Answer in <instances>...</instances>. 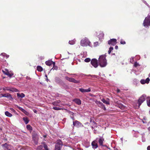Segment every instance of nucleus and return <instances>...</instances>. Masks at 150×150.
<instances>
[{
    "mask_svg": "<svg viewBox=\"0 0 150 150\" xmlns=\"http://www.w3.org/2000/svg\"><path fill=\"white\" fill-rule=\"evenodd\" d=\"M45 77H46L47 78V75H45Z\"/></svg>",
    "mask_w": 150,
    "mask_h": 150,
    "instance_id": "6e6d98bb",
    "label": "nucleus"
},
{
    "mask_svg": "<svg viewBox=\"0 0 150 150\" xmlns=\"http://www.w3.org/2000/svg\"><path fill=\"white\" fill-rule=\"evenodd\" d=\"M120 43L122 44H125L126 43L125 41L123 40H121L120 42Z\"/></svg>",
    "mask_w": 150,
    "mask_h": 150,
    "instance_id": "79ce46f5",
    "label": "nucleus"
},
{
    "mask_svg": "<svg viewBox=\"0 0 150 150\" xmlns=\"http://www.w3.org/2000/svg\"><path fill=\"white\" fill-rule=\"evenodd\" d=\"M1 55L2 56L4 57H5L6 59L8 58L9 57V55H7L6 54H5V53H1Z\"/></svg>",
    "mask_w": 150,
    "mask_h": 150,
    "instance_id": "393cba45",
    "label": "nucleus"
},
{
    "mask_svg": "<svg viewBox=\"0 0 150 150\" xmlns=\"http://www.w3.org/2000/svg\"><path fill=\"white\" fill-rule=\"evenodd\" d=\"M79 90L82 93L88 92L91 91V89L90 88L87 89H85L83 88H79Z\"/></svg>",
    "mask_w": 150,
    "mask_h": 150,
    "instance_id": "f3484780",
    "label": "nucleus"
},
{
    "mask_svg": "<svg viewBox=\"0 0 150 150\" xmlns=\"http://www.w3.org/2000/svg\"><path fill=\"white\" fill-rule=\"evenodd\" d=\"M73 125L74 126H75L77 127H81L83 126L81 123L77 120L73 122Z\"/></svg>",
    "mask_w": 150,
    "mask_h": 150,
    "instance_id": "ddd939ff",
    "label": "nucleus"
},
{
    "mask_svg": "<svg viewBox=\"0 0 150 150\" xmlns=\"http://www.w3.org/2000/svg\"><path fill=\"white\" fill-rule=\"evenodd\" d=\"M118 46L117 45L115 46V49L116 50H117L118 49Z\"/></svg>",
    "mask_w": 150,
    "mask_h": 150,
    "instance_id": "8fccbe9b",
    "label": "nucleus"
},
{
    "mask_svg": "<svg viewBox=\"0 0 150 150\" xmlns=\"http://www.w3.org/2000/svg\"><path fill=\"white\" fill-rule=\"evenodd\" d=\"M17 94V96L18 98L21 97V98H23L25 96V94L23 93H22L21 94L18 93Z\"/></svg>",
    "mask_w": 150,
    "mask_h": 150,
    "instance_id": "412c9836",
    "label": "nucleus"
},
{
    "mask_svg": "<svg viewBox=\"0 0 150 150\" xmlns=\"http://www.w3.org/2000/svg\"><path fill=\"white\" fill-rule=\"evenodd\" d=\"M146 97V96L145 94H143L139 98L138 101L139 108V107L142 103L145 100Z\"/></svg>",
    "mask_w": 150,
    "mask_h": 150,
    "instance_id": "20e7f679",
    "label": "nucleus"
},
{
    "mask_svg": "<svg viewBox=\"0 0 150 150\" xmlns=\"http://www.w3.org/2000/svg\"><path fill=\"white\" fill-rule=\"evenodd\" d=\"M141 83L142 84H144L146 83L144 79H142L140 81Z\"/></svg>",
    "mask_w": 150,
    "mask_h": 150,
    "instance_id": "4c0bfd02",
    "label": "nucleus"
},
{
    "mask_svg": "<svg viewBox=\"0 0 150 150\" xmlns=\"http://www.w3.org/2000/svg\"><path fill=\"white\" fill-rule=\"evenodd\" d=\"M10 110H11V111L12 112L15 113L16 112V111L13 108H10Z\"/></svg>",
    "mask_w": 150,
    "mask_h": 150,
    "instance_id": "c03bdc74",
    "label": "nucleus"
},
{
    "mask_svg": "<svg viewBox=\"0 0 150 150\" xmlns=\"http://www.w3.org/2000/svg\"><path fill=\"white\" fill-rule=\"evenodd\" d=\"M17 107L21 111L23 112H24V111L25 110L24 109L22 108L17 105Z\"/></svg>",
    "mask_w": 150,
    "mask_h": 150,
    "instance_id": "c756f323",
    "label": "nucleus"
},
{
    "mask_svg": "<svg viewBox=\"0 0 150 150\" xmlns=\"http://www.w3.org/2000/svg\"><path fill=\"white\" fill-rule=\"evenodd\" d=\"M26 127L27 129L30 131H32V127L29 125H27Z\"/></svg>",
    "mask_w": 150,
    "mask_h": 150,
    "instance_id": "cd10ccee",
    "label": "nucleus"
},
{
    "mask_svg": "<svg viewBox=\"0 0 150 150\" xmlns=\"http://www.w3.org/2000/svg\"><path fill=\"white\" fill-rule=\"evenodd\" d=\"M23 113L26 115H28L29 114V112L26 111L25 110L24 111Z\"/></svg>",
    "mask_w": 150,
    "mask_h": 150,
    "instance_id": "49530a36",
    "label": "nucleus"
},
{
    "mask_svg": "<svg viewBox=\"0 0 150 150\" xmlns=\"http://www.w3.org/2000/svg\"><path fill=\"white\" fill-rule=\"evenodd\" d=\"M11 150L10 149H8V150Z\"/></svg>",
    "mask_w": 150,
    "mask_h": 150,
    "instance_id": "bf43d9fd",
    "label": "nucleus"
},
{
    "mask_svg": "<svg viewBox=\"0 0 150 150\" xmlns=\"http://www.w3.org/2000/svg\"><path fill=\"white\" fill-rule=\"evenodd\" d=\"M85 61L88 62H89L91 61V59L89 58H87L85 59Z\"/></svg>",
    "mask_w": 150,
    "mask_h": 150,
    "instance_id": "e433bc0d",
    "label": "nucleus"
},
{
    "mask_svg": "<svg viewBox=\"0 0 150 150\" xmlns=\"http://www.w3.org/2000/svg\"><path fill=\"white\" fill-rule=\"evenodd\" d=\"M43 147L45 150H49L47 145L45 143H43Z\"/></svg>",
    "mask_w": 150,
    "mask_h": 150,
    "instance_id": "7c9ffc66",
    "label": "nucleus"
},
{
    "mask_svg": "<svg viewBox=\"0 0 150 150\" xmlns=\"http://www.w3.org/2000/svg\"><path fill=\"white\" fill-rule=\"evenodd\" d=\"M145 4H146L147 5H148V4H147L146 3V2L145 1H144V2Z\"/></svg>",
    "mask_w": 150,
    "mask_h": 150,
    "instance_id": "603ef678",
    "label": "nucleus"
},
{
    "mask_svg": "<svg viewBox=\"0 0 150 150\" xmlns=\"http://www.w3.org/2000/svg\"><path fill=\"white\" fill-rule=\"evenodd\" d=\"M118 107L121 109L122 110H125L126 109L125 107L122 104H119L118 105Z\"/></svg>",
    "mask_w": 150,
    "mask_h": 150,
    "instance_id": "b1692460",
    "label": "nucleus"
},
{
    "mask_svg": "<svg viewBox=\"0 0 150 150\" xmlns=\"http://www.w3.org/2000/svg\"><path fill=\"white\" fill-rule=\"evenodd\" d=\"M62 146V143L60 140L57 141L55 145V150H60Z\"/></svg>",
    "mask_w": 150,
    "mask_h": 150,
    "instance_id": "39448f33",
    "label": "nucleus"
},
{
    "mask_svg": "<svg viewBox=\"0 0 150 150\" xmlns=\"http://www.w3.org/2000/svg\"><path fill=\"white\" fill-rule=\"evenodd\" d=\"M134 61V58L131 57L130 59V62L131 63H132Z\"/></svg>",
    "mask_w": 150,
    "mask_h": 150,
    "instance_id": "37998d69",
    "label": "nucleus"
},
{
    "mask_svg": "<svg viewBox=\"0 0 150 150\" xmlns=\"http://www.w3.org/2000/svg\"><path fill=\"white\" fill-rule=\"evenodd\" d=\"M34 112L35 113H36L37 112V110H34Z\"/></svg>",
    "mask_w": 150,
    "mask_h": 150,
    "instance_id": "3c124183",
    "label": "nucleus"
},
{
    "mask_svg": "<svg viewBox=\"0 0 150 150\" xmlns=\"http://www.w3.org/2000/svg\"><path fill=\"white\" fill-rule=\"evenodd\" d=\"M120 90H119L118 89V90H117V92H120Z\"/></svg>",
    "mask_w": 150,
    "mask_h": 150,
    "instance_id": "864d4df0",
    "label": "nucleus"
},
{
    "mask_svg": "<svg viewBox=\"0 0 150 150\" xmlns=\"http://www.w3.org/2000/svg\"><path fill=\"white\" fill-rule=\"evenodd\" d=\"M53 109L56 110H61L62 109L59 107H53Z\"/></svg>",
    "mask_w": 150,
    "mask_h": 150,
    "instance_id": "473e14b6",
    "label": "nucleus"
},
{
    "mask_svg": "<svg viewBox=\"0 0 150 150\" xmlns=\"http://www.w3.org/2000/svg\"><path fill=\"white\" fill-rule=\"evenodd\" d=\"M98 63L101 67H105L107 65V61L105 55H102L100 56L98 60Z\"/></svg>",
    "mask_w": 150,
    "mask_h": 150,
    "instance_id": "f257e3e1",
    "label": "nucleus"
},
{
    "mask_svg": "<svg viewBox=\"0 0 150 150\" xmlns=\"http://www.w3.org/2000/svg\"><path fill=\"white\" fill-rule=\"evenodd\" d=\"M104 34L103 32H100L98 35V37L100 40L103 38Z\"/></svg>",
    "mask_w": 150,
    "mask_h": 150,
    "instance_id": "a211bd4d",
    "label": "nucleus"
},
{
    "mask_svg": "<svg viewBox=\"0 0 150 150\" xmlns=\"http://www.w3.org/2000/svg\"><path fill=\"white\" fill-rule=\"evenodd\" d=\"M45 64L48 66H50L52 64H53V66H54L55 65V63L54 62H53L51 60L46 61L45 62Z\"/></svg>",
    "mask_w": 150,
    "mask_h": 150,
    "instance_id": "2eb2a0df",
    "label": "nucleus"
},
{
    "mask_svg": "<svg viewBox=\"0 0 150 150\" xmlns=\"http://www.w3.org/2000/svg\"><path fill=\"white\" fill-rule=\"evenodd\" d=\"M97 45H98V42H95L94 43V45L95 46H96Z\"/></svg>",
    "mask_w": 150,
    "mask_h": 150,
    "instance_id": "de8ad7c7",
    "label": "nucleus"
},
{
    "mask_svg": "<svg viewBox=\"0 0 150 150\" xmlns=\"http://www.w3.org/2000/svg\"><path fill=\"white\" fill-rule=\"evenodd\" d=\"M59 102H54L53 103V105H58V104L59 103Z\"/></svg>",
    "mask_w": 150,
    "mask_h": 150,
    "instance_id": "f704fd0d",
    "label": "nucleus"
},
{
    "mask_svg": "<svg viewBox=\"0 0 150 150\" xmlns=\"http://www.w3.org/2000/svg\"><path fill=\"white\" fill-rule=\"evenodd\" d=\"M47 80H48L47 78Z\"/></svg>",
    "mask_w": 150,
    "mask_h": 150,
    "instance_id": "680f3d73",
    "label": "nucleus"
},
{
    "mask_svg": "<svg viewBox=\"0 0 150 150\" xmlns=\"http://www.w3.org/2000/svg\"><path fill=\"white\" fill-rule=\"evenodd\" d=\"M104 103L106 104H109V99H108V100H106L104 99L103 98L101 100Z\"/></svg>",
    "mask_w": 150,
    "mask_h": 150,
    "instance_id": "4be33fe9",
    "label": "nucleus"
},
{
    "mask_svg": "<svg viewBox=\"0 0 150 150\" xmlns=\"http://www.w3.org/2000/svg\"><path fill=\"white\" fill-rule=\"evenodd\" d=\"M90 42L87 38H83L80 41V45L82 46H87L90 45Z\"/></svg>",
    "mask_w": 150,
    "mask_h": 150,
    "instance_id": "f03ea898",
    "label": "nucleus"
},
{
    "mask_svg": "<svg viewBox=\"0 0 150 150\" xmlns=\"http://www.w3.org/2000/svg\"><path fill=\"white\" fill-rule=\"evenodd\" d=\"M113 50V47H110L109 50L108 51V53L109 54H110L112 51Z\"/></svg>",
    "mask_w": 150,
    "mask_h": 150,
    "instance_id": "2f4dec72",
    "label": "nucleus"
},
{
    "mask_svg": "<svg viewBox=\"0 0 150 150\" xmlns=\"http://www.w3.org/2000/svg\"><path fill=\"white\" fill-rule=\"evenodd\" d=\"M91 64L95 68H96L98 66L97 60L96 59H93L91 60Z\"/></svg>",
    "mask_w": 150,
    "mask_h": 150,
    "instance_id": "6e6552de",
    "label": "nucleus"
},
{
    "mask_svg": "<svg viewBox=\"0 0 150 150\" xmlns=\"http://www.w3.org/2000/svg\"><path fill=\"white\" fill-rule=\"evenodd\" d=\"M23 120L24 121L25 124H27L28 122H29V120L27 117H24L23 118Z\"/></svg>",
    "mask_w": 150,
    "mask_h": 150,
    "instance_id": "a878e982",
    "label": "nucleus"
},
{
    "mask_svg": "<svg viewBox=\"0 0 150 150\" xmlns=\"http://www.w3.org/2000/svg\"><path fill=\"white\" fill-rule=\"evenodd\" d=\"M42 145L39 146L37 148V150H41L43 148Z\"/></svg>",
    "mask_w": 150,
    "mask_h": 150,
    "instance_id": "72a5a7b5",
    "label": "nucleus"
},
{
    "mask_svg": "<svg viewBox=\"0 0 150 150\" xmlns=\"http://www.w3.org/2000/svg\"><path fill=\"white\" fill-rule=\"evenodd\" d=\"M147 149V150H150V146H148Z\"/></svg>",
    "mask_w": 150,
    "mask_h": 150,
    "instance_id": "09e8293b",
    "label": "nucleus"
},
{
    "mask_svg": "<svg viewBox=\"0 0 150 150\" xmlns=\"http://www.w3.org/2000/svg\"><path fill=\"white\" fill-rule=\"evenodd\" d=\"M117 43V40L115 39H111L108 42V43L109 45H115Z\"/></svg>",
    "mask_w": 150,
    "mask_h": 150,
    "instance_id": "f8f14e48",
    "label": "nucleus"
},
{
    "mask_svg": "<svg viewBox=\"0 0 150 150\" xmlns=\"http://www.w3.org/2000/svg\"><path fill=\"white\" fill-rule=\"evenodd\" d=\"M145 81L146 83H148L150 81V79L149 78H148L146 79V80Z\"/></svg>",
    "mask_w": 150,
    "mask_h": 150,
    "instance_id": "a19ab883",
    "label": "nucleus"
},
{
    "mask_svg": "<svg viewBox=\"0 0 150 150\" xmlns=\"http://www.w3.org/2000/svg\"><path fill=\"white\" fill-rule=\"evenodd\" d=\"M147 103L148 106L150 107V99L149 100H147Z\"/></svg>",
    "mask_w": 150,
    "mask_h": 150,
    "instance_id": "c9c22d12",
    "label": "nucleus"
},
{
    "mask_svg": "<svg viewBox=\"0 0 150 150\" xmlns=\"http://www.w3.org/2000/svg\"><path fill=\"white\" fill-rule=\"evenodd\" d=\"M75 40H73L71 41H69V44L71 45H73L75 44Z\"/></svg>",
    "mask_w": 150,
    "mask_h": 150,
    "instance_id": "c85d7f7f",
    "label": "nucleus"
},
{
    "mask_svg": "<svg viewBox=\"0 0 150 150\" xmlns=\"http://www.w3.org/2000/svg\"><path fill=\"white\" fill-rule=\"evenodd\" d=\"M2 146L4 150H7L11 148V146L8 145L6 143L2 144Z\"/></svg>",
    "mask_w": 150,
    "mask_h": 150,
    "instance_id": "4468645a",
    "label": "nucleus"
},
{
    "mask_svg": "<svg viewBox=\"0 0 150 150\" xmlns=\"http://www.w3.org/2000/svg\"><path fill=\"white\" fill-rule=\"evenodd\" d=\"M96 104L98 105V106L100 108H101L103 110H105L106 109L105 107L104 106V105L101 102L99 101H96L95 102Z\"/></svg>",
    "mask_w": 150,
    "mask_h": 150,
    "instance_id": "9d476101",
    "label": "nucleus"
},
{
    "mask_svg": "<svg viewBox=\"0 0 150 150\" xmlns=\"http://www.w3.org/2000/svg\"><path fill=\"white\" fill-rule=\"evenodd\" d=\"M37 144V142H36V143H35V144Z\"/></svg>",
    "mask_w": 150,
    "mask_h": 150,
    "instance_id": "052dcab7",
    "label": "nucleus"
},
{
    "mask_svg": "<svg viewBox=\"0 0 150 150\" xmlns=\"http://www.w3.org/2000/svg\"><path fill=\"white\" fill-rule=\"evenodd\" d=\"M37 70L39 71H42V68L40 66H38L37 67Z\"/></svg>",
    "mask_w": 150,
    "mask_h": 150,
    "instance_id": "bb28decb",
    "label": "nucleus"
},
{
    "mask_svg": "<svg viewBox=\"0 0 150 150\" xmlns=\"http://www.w3.org/2000/svg\"><path fill=\"white\" fill-rule=\"evenodd\" d=\"M104 141V139L102 137H101L99 139V141H98V142H99V144L100 145H103V143Z\"/></svg>",
    "mask_w": 150,
    "mask_h": 150,
    "instance_id": "aec40b11",
    "label": "nucleus"
},
{
    "mask_svg": "<svg viewBox=\"0 0 150 150\" xmlns=\"http://www.w3.org/2000/svg\"><path fill=\"white\" fill-rule=\"evenodd\" d=\"M57 83H59L61 81V80L59 78H56L55 79Z\"/></svg>",
    "mask_w": 150,
    "mask_h": 150,
    "instance_id": "58836bf2",
    "label": "nucleus"
},
{
    "mask_svg": "<svg viewBox=\"0 0 150 150\" xmlns=\"http://www.w3.org/2000/svg\"><path fill=\"white\" fill-rule=\"evenodd\" d=\"M5 115L7 116L11 117L12 116V114H11V113L9 112L8 111H6L5 112Z\"/></svg>",
    "mask_w": 150,
    "mask_h": 150,
    "instance_id": "5701e85b",
    "label": "nucleus"
},
{
    "mask_svg": "<svg viewBox=\"0 0 150 150\" xmlns=\"http://www.w3.org/2000/svg\"><path fill=\"white\" fill-rule=\"evenodd\" d=\"M134 66L135 67H137L138 66H139V64L138 63L136 62H135L134 64Z\"/></svg>",
    "mask_w": 150,
    "mask_h": 150,
    "instance_id": "ea45409f",
    "label": "nucleus"
},
{
    "mask_svg": "<svg viewBox=\"0 0 150 150\" xmlns=\"http://www.w3.org/2000/svg\"><path fill=\"white\" fill-rule=\"evenodd\" d=\"M2 71L4 74L10 78L13 75V73L12 71H9L8 69H5V71L2 70Z\"/></svg>",
    "mask_w": 150,
    "mask_h": 150,
    "instance_id": "423d86ee",
    "label": "nucleus"
},
{
    "mask_svg": "<svg viewBox=\"0 0 150 150\" xmlns=\"http://www.w3.org/2000/svg\"><path fill=\"white\" fill-rule=\"evenodd\" d=\"M66 78L67 80L69 81L73 82L76 83H78L79 82V81H77L73 78L66 77Z\"/></svg>",
    "mask_w": 150,
    "mask_h": 150,
    "instance_id": "1a4fd4ad",
    "label": "nucleus"
},
{
    "mask_svg": "<svg viewBox=\"0 0 150 150\" xmlns=\"http://www.w3.org/2000/svg\"><path fill=\"white\" fill-rule=\"evenodd\" d=\"M74 102L78 105H80L81 104V100L78 99H76L74 100Z\"/></svg>",
    "mask_w": 150,
    "mask_h": 150,
    "instance_id": "6ab92c4d",
    "label": "nucleus"
},
{
    "mask_svg": "<svg viewBox=\"0 0 150 150\" xmlns=\"http://www.w3.org/2000/svg\"><path fill=\"white\" fill-rule=\"evenodd\" d=\"M3 89L4 91H7L12 92H17V89L12 87H5L3 88Z\"/></svg>",
    "mask_w": 150,
    "mask_h": 150,
    "instance_id": "0eeeda50",
    "label": "nucleus"
},
{
    "mask_svg": "<svg viewBox=\"0 0 150 150\" xmlns=\"http://www.w3.org/2000/svg\"><path fill=\"white\" fill-rule=\"evenodd\" d=\"M148 130L149 131H150V127L148 128Z\"/></svg>",
    "mask_w": 150,
    "mask_h": 150,
    "instance_id": "5fc2aeb1",
    "label": "nucleus"
},
{
    "mask_svg": "<svg viewBox=\"0 0 150 150\" xmlns=\"http://www.w3.org/2000/svg\"><path fill=\"white\" fill-rule=\"evenodd\" d=\"M88 76H91L92 78H96V76L95 75H88Z\"/></svg>",
    "mask_w": 150,
    "mask_h": 150,
    "instance_id": "a18cd8bd",
    "label": "nucleus"
},
{
    "mask_svg": "<svg viewBox=\"0 0 150 150\" xmlns=\"http://www.w3.org/2000/svg\"><path fill=\"white\" fill-rule=\"evenodd\" d=\"M1 96L0 97H6L7 98L9 99H12V98L11 96V95L9 93H6L4 94H1Z\"/></svg>",
    "mask_w": 150,
    "mask_h": 150,
    "instance_id": "9b49d317",
    "label": "nucleus"
},
{
    "mask_svg": "<svg viewBox=\"0 0 150 150\" xmlns=\"http://www.w3.org/2000/svg\"><path fill=\"white\" fill-rule=\"evenodd\" d=\"M91 145L93 146V149H96L98 147V145L97 142L95 141H93Z\"/></svg>",
    "mask_w": 150,
    "mask_h": 150,
    "instance_id": "dca6fc26",
    "label": "nucleus"
},
{
    "mask_svg": "<svg viewBox=\"0 0 150 150\" xmlns=\"http://www.w3.org/2000/svg\"><path fill=\"white\" fill-rule=\"evenodd\" d=\"M143 25L145 27L150 25V15H148L147 17L145 18L144 21Z\"/></svg>",
    "mask_w": 150,
    "mask_h": 150,
    "instance_id": "7ed1b4c3",
    "label": "nucleus"
},
{
    "mask_svg": "<svg viewBox=\"0 0 150 150\" xmlns=\"http://www.w3.org/2000/svg\"><path fill=\"white\" fill-rule=\"evenodd\" d=\"M148 124H149V125H150V122H149V123H148Z\"/></svg>",
    "mask_w": 150,
    "mask_h": 150,
    "instance_id": "4d7b16f0",
    "label": "nucleus"
},
{
    "mask_svg": "<svg viewBox=\"0 0 150 150\" xmlns=\"http://www.w3.org/2000/svg\"><path fill=\"white\" fill-rule=\"evenodd\" d=\"M149 77H150V73L149 74Z\"/></svg>",
    "mask_w": 150,
    "mask_h": 150,
    "instance_id": "13d9d810",
    "label": "nucleus"
}]
</instances>
